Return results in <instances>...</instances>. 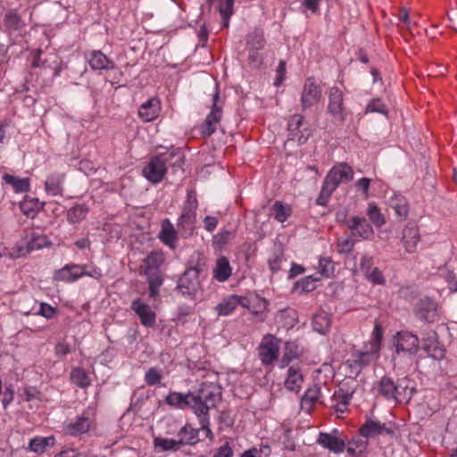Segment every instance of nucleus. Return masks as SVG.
Wrapping results in <instances>:
<instances>
[{"label":"nucleus","mask_w":457,"mask_h":457,"mask_svg":"<svg viewBox=\"0 0 457 457\" xmlns=\"http://www.w3.org/2000/svg\"><path fill=\"white\" fill-rule=\"evenodd\" d=\"M320 278L314 275H310L299 279L294 286V290L298 291L300 294L310 293L317 288V282Z\"/></svg>","instance_id":"obj_46"},{"label":"nucleus","mask_w":457,"mask_h":457,"mask_svg":"<svg viewBox=\"0 0 457 457\" xmlns=\"http://www.w3.org/2000/svg\"><path fill=\"white\" fill-rule=\"evenodd\" d=\"M220 92L218 87H215V91L212 95V105L211 112L200 127L201 134L204 137L212 136L216 131L217 125L221 120L222 106L220 104Z\"/></svg>","instance_id":"obj_11"},{"label":"nucleus","mask_w":457,"mask_h":457,"mask_svg":"<svg viewBox=\"0 0 457 457\" xmlns=\"http://www.w3.org/2000/svg\"><path fill=\"white\" fill-rule=\"evenodd\" d=\"M367 215L371 223L378 228L386 224V219L384 215L381 213L380 209L374 202H371L368 204Z\"/></svg>","instance_id":"obj_48"},{"label":"nucleus","mask_w":457,"mask_h":457,"mask_svg":"<svg viewBox=\"0 0 457 457\" xmlns=\"http://www.w3.org/2000/svg\"><path fill=\"white\" fill-rule=\"evenodd\" d=\"M303 381L304 378L300 369L295 366H291L287 370L284 386L290 392L299 393L303 387Z\"/></svg>","instance_id":"obj_30"},{"label":"nucleus","mask_w":457,"mask_h":457,"mask_svg":"<svg viewBox=\"0 0 457 457\" xmlns=\"http://www.w3.org/2000/svg\"><path fill=\"white\" fill-rule=\"evenodd\" d=\"M364 276L369 281L375 285H384L386 283L383 273L378 268L375 267Z\"/></svg>","instance_id":"obj_58"},{"label":"nucleus","mask_w":457,"mask_h":457,"mask_svg":"<svg viewBox=\"0 0 457 457\" xmlns=\"http://www.w3.org/2000/svg\"><path fill=\"white\" fill-rule=\"evenodd\" d=\"M319 273L324 278H330L335 272V262L330 257H320L318 266Z\"/></svg>","instance_id":"obj_52"},{"label":"nucleus","mask_w":457,"mask_h":457,"mask_svg":"<svg viewBox=\"0 0 457 457\" xmlns=\"http://www.w3.org/2000/svg\"><path fill=\"white\" fill-rule=\"evenodd\" d=\"M373 264L374 258L372 255H370L368 253H364L361 255L360 259V270L364 275L370 271L372 269H374Z\"/></svg>","instance_id":"obj_60"},{"label":"nucleus","mask_w":457,"mask_h":457,"mask_svg":"<svg viewBox=\"0 0 457 457\" xmlns=\"http://www.w3.org/2000/svg\"><path fill=\"white\" fill-rule=\"evenodd\" d=\"M66 173L62 171L50 172L45 180L44 189L48 196L62 197L65 192Z\"/></svg>","instance_id":"obj_18"},{"label":"nucleus","mask_w":457,"mask_h":457,"mask_svg":"<svg viewBox=\"0 0 457 457\" xmlns=\"http://www.w3.org/2000/svg\"><path fill=\"white\" fill-rule=\"evenodd\" d=\"M197 207L198 202L195 192L193 190L187 191L181 214L177 221V228L183 238L192 237L195 232Z\"/></svg>","instance_id":"obj_5"},{"label":"nucleus","mask_w":457,"mask_h":457,"mask_svg":"<svg viewBox=\"0 0 457 457\" xmlns=\"http://www.w3.org/2000/svg\"><path fill=\"white\" fill-rule=\"evenodd\" d=\"M55 445V438L54 436H35L30 439L28 449L30 452L41 454L47 449Z\"/></svg>","instance_id":"obj_38"},{"label":"nucleus","mask_w":457,"mask_h":457,"mask_svg":"<svg viewBox=\"0 0 457 457\" xmlns=\"http://www.w3.org/2000/svg\"><path fill=\"white\" fill-rule=\"evenodd\" d=\"M336 433H337V429H335L333 433L320 432L319 434L317 443L323 448L328 449L329 452L339 454L345 452V442L337 437L335 435Z\"/></svg>","instance_id":"obj_23"},{"label":"nucleus","mask_w":457,"mask_h":457,"mask_svg":"<svg viewBox=\"0 0 457 457\" xmlns=\"http://www.w3.org/2000/svg\"><path fill=\"white\" fill-rule=\"evenodd\" d=\"M237 308L236 295L224 298L215 307V311L220 316H228L231 314Z\"/></svg>","instance_id":"obj_49"},{"label":"nucleus","mask_w":457,"mask_h":457,"mask_svg":"<svg viewBox=\"0 0 457 457\" xmlns=\"http://www.w3.org/2000/svg\"><path fill=\"white\" fill-rule=\"evenodd\" d=\"M354 247V241L352 238H343L337 241V251L340 253H349Z\"/></svg>","instance_id":"obj_63"},{"label":"nucleus","mask_w":457,"mask_h":457,"mask_svg":"<svg viewBox=\"0 0 457 457\" xmlns=\"http://www.w3.org/2000/svg\"><path fill=\"white\" fill-rule=\"evenodd\" d=\"M394 345L397 353H403L414 355L420 349V339L416 335L402 330L394 337Z\"/></svg>","instance_id":"obj_14"},{"label":"nucleus","mask_w":457,"mask_h":457,"mask_svg":"<svg viewBox=\"0 0 457 457\" xmlns=\"http://www.w3.org/2000/svg\"><path fill=\"white\" fill-rule=\"evenodd\" d=\"M378 357L379 351L365 344L362 350L356 351L352 354V358L348 360V362L352 368H358L360 371L378 359Z\"/></svg>","instance_id":"obj_19"},{"label":"nucleus","mask_w":457,"mask_h":457,"mask_svg":"<svg viewBox=\"0 0 457 457\" xmlns=\"http://www.w3.org/2000/svg\"><path fill=\"white\" fill-rule=\"evenodd\" d=\"M328 112L340 122H345L347 118L348 112L344 104V93L337 87L328 89Z\"/></svg>","instance_id":"obj_12"},{"label":"nucleus","mask_w":457,"mask_h":457,"mask_svg":"<svg viewBox=\"0 0 457 457\" xmlns=\"http://www.w3.org/2000/svg\"><path fill=\"white\" fill-rule=\"evenodd\" d=\"M274 219L278 222H285L292 214V208L289 204L276 201L272 205Z\"/></svg>","instance_id":"obj_47"},{"label":"nucleus","mask_w":457,"mask_h":457,"mask_svg":"<svg viewBox=\"0 0 457 457\" xmlns=\"http://www.w3.org/2000/svg\"><path fill=\"white\" fill-rule=\"evenodd\" d=\"M178 436L181 446L195 445L199 442V429L187 423L179 430Z\"/></svg>","instance_id":"obj_36"},{"label":"nucleus","mask_w":457,"mask_h":457,"mask_svg":"<svg viewBox=\"0 0 457 457\" xmlns=\"http://www.w3.org/2000/svg\"><path fill=\"white\" fill-rule=\"evenodd\" d=\"M382 337H383L382 326L379 323H376L374 329L372 331L371 339L367 343V345H370L375 350L380 351Z\"/></svg>","instance_id":"obj_56"},{"label":"nucleus","mask_w":457,"mask_h":457,"mask_svg":"<svg viewBox=\"0 0 457 457\" xmlns=\"http://www.w3.org/2000/svg\"><path fill=\"white\" fill-rule=\"evenodd\" d=\"M162 379V370L157 367H152L148 369L145 373L144 380L145 384L149 386H154L161 384Z\"/></svg>","instance_id":"obj_54"},{"label":"nucleus","mask_w":457,"mask_h":457,"mask_svg":"<svg viewBox=\"0 0 457 457\" xmlns=\"http://www.w3.org/2000/svg\"><path fill=\"white\" fill-rule=\"evenodd\" d=\"M338 186L327 173L321 186L320 192L316 199V204L320 206H327L332 194L337 190Z\"/></svg>","instance_id":"obj_35"},{"label":"nucleus","mask_w":457,"mask_h":457,"mask_svg":"<svg viewBox=\"0 0 457 457\" xmlns=\"http://www.w3.org/2000/svg\"><path fill=\"white\" fill-rule=\"evenodd\" d=\"M46 203L40 202L37 198L25 197L20 203L21 212L28 218H34L44 209Z\"/></svg>","instance_id":"obj_37"},{"label":"nucleus","mask_w":457,"mask_h":457,"mask_svg":"<svg viewBox=\"0 0 457 457\" xmlns=\"http://www.w3.org/2000/svg\"><path fill=\"white\" fill-rule=\"evenodd\" d=\"M284 353L293 360H296L301 356L302 351L295 341H287L285 343Z\"/></svg>","instance_id":"obj_57"},{"label":"nucleus","mask_w":457,"mask_h":457,"mask_svg":"<svg viewBox=\"0 0 457 457\" xmlns=\"http://www.w3.org/2000/svg\"><path fill=\"white\" fill-rule=\"evenodd\" d=\"M163 152H159L158 155L167 169L168 166L171 167L173 172H177L179 170H182L185 156L179 148H166L163 147Z\"/></svg>","instance_id":"obj_24"},{"label":"nucleus","mask_w":457,"mask_h":457,"mask_svg":"<svg viewBox=\"0 0 457 457\" xmlns=\"http://www.w3.org/2000/svg\"><path fill=\"white\" fill-rule=\"evenodd\" d=\"M281 339L266 334L258 347L259 358L264 366H271L278 359Z\"/></svg>","instance_id":"obj_10"},{"label":"nucleus","mask_w":457,"mask_h":457,"mask_svg":"<svg viewBox=\"0 0 457 457\" xmlns=\"http://www.w3.org/2000/svg\"><path fill=\"white\" fill-rule=\"evenodd\" d=\"M154 447L160 449L161 451H178L180 449L181 445L179 440L163 438V437H155L154 439Z\"/></svg>","instance_id":"obj_50"},{"label":"nucleus","mask_w":457,"mask_h":457,"mask_svg":"<svg viewBox=\"0 0 457 457\" xmlns=\"http://www.w3.org/2000/svg\"><path fill=\"white\" fill-rule=\"evenodd\" d=\"M413 313L418 320L426 323L437 322L441 318L438 303L428 296L417 301L413 307Z\"/></svg>","instance_id":"obj_8"},{"label":"nucleus","mask_w":457,"mask_h":457,"mask_svg":"<svg viewBox=\"0 0 457 457\" xmlns=\"http://www.w3.org/2000/svg\"><path fill=\"white\" fill-rule=\"evenodd\" d=\"M359 434L367 440L378 436H386L388 440L397 437L395 428L370 417H367L364 423L359 428Z\"/></svg>","instance_id":"obj_7"},{"label":"nucleus","mask_w":457,"mask_h":457,"mask_svg":"<svg viewBox=\"0 0 457 457\" xmlns=\"http://www.w3.org/2000/svg\"><path fill=\"white\" fill-rule=\"evenodd\" d=\"M3 180L11 185L15 193H26L29 191L30 183L29 178H19L8 173H4L2 177Z\"/></svg>","instance_id":"obj_43"},{"label":"nucleus","mask_w":457,"mask_h":457,"mask_svg":"<svg viewBox=\"0 0 457 457\" xmlns=\"http://www.w3.org/2000/svg\"><path fill=\"white\" fill-rule=\"evenodd\" d=\"M286 62L285 61H279L278 65L276 69V78L274 80V86L278 87L282 85L283 81L286 79Z\"/></svg>","instance_id":"obj_62"},{"label":"nucleus","mask_w":457,"mask_h":457,"mask_svg":"<svg viewBox=\"0 0 457 457\" xmlns=\"http://www.w3.org/2000/svg\"><path fill=\"white\" fill-rule=\"evenodd\" d=\"M161 110V100L156 96H153L139 106L138 117L144 122H150L159 116Z\"/></svg>","instance_id":"obj_25"},{"label":"nucleus","mask_w":457,"mask_h":457,"mask_svg":"<svg viewBox=\"0 0 457 457\" xmlns=\"http://www.w3.org/2000/svg\"><path fill=\"white\" fill-rule=\"evenodd\" d=\"M234 237L235 231L222 228L212 237V244L213 249L221 251Z\"/></svg>","instance_id":"obj_45"},{"label":"nucleus","mask_w":457,"mask_h":457,"mask_svg":"<svg viewBox=\"0 0 457 457\" xmlns=\"http://www.w3.org/2000/svg\"><path fill=\"white\" fill-rule=\"evenodd\" d=\"M260 49H249L248 50V62L249 64L254 68H258L262 63V57L259 53Z\"/></svg>","instance_id":"obj_64"},{"label":"nucleus","mask_w":457,"mask_h":457,"mask_svg":"<svg viewBox=\"0 0 457 457\" xmlns=\"http://www.w3.org/2000/svg\"><path fill=\"white\" fill-rule=\"evenodd\" d=\"M200 272L201 269L198 267L187 268L179 277L176 290L184 296L194 298L201 287Z\"/></svg>","instance_id":"obj_9"},{"label":"nucleus","mask_w":457,"mask_h":457,"mask_svg":"<svg viewBox=\"0 0 457 457\" xmlns=\"http://www.w3.org/2000/svg\"><path fill=\"white\" fill-rule=\"evenodd\" d=\"M284 259L283 253H274L268 260V266L272 273H276L281 269V263Z\"/></svg>","instance_id":"obj_59"},{"label":"nucleus","mask_w":457,"mask_h":457,"mask_svg":"<svg viewBox=\"0 0 457 457\" xmlns=\"http://www.w3.org/2000/svg\"><path fill=\"white\" fill-rule=\"evenodd\" d=\"M369 441L361 438H353L348 442L345 450L352 457H367Z\"/></svg>","instance_id":"obj_40"},{"label":"nucleus","mask_w":457,"mask_h":457,"mask_svg":"<svg viewBox=\"0 0 457 457\" xmlns=\"http://www.w3.org/2000/svg\"><path fill=\"white\" fill-rule=\"evenodd\" d=\"M321 96L322 90L320 86L315 82L313 77L308 78L304 82L301 95V105L303 111L317 104L320 101Z\"/></svg>","instance_id":"obj_15"},{"label":"nucleus","mask_w":457,"mask_h":457,"mask_svg":"<svg viewBox=\"0 0 457 457\" xmlns=\"http://www.w3.org/2000/svg\"><path fill=\"white\" fill-rule=\"evenodd\" d=\"M232 275V267L228 259L222 255L216 260L212 278L218 282H226Z\"/></svg>","instance_id":"obj_32"},{"label":"nucleus","mask_w":457,"mask_h":457,"mask_svg":"<svg viewBox=\"0 0 457 457\" xmlns=\"http://www.w3.org/2000/svg\"><path fill=\"white\" fill-rule=\"evenodd\" d=\"M96 428V407L88 405L74 421L68 423L64 430L67 435L79 436Z\"/></svg>","instance_id":"obj_6"},{"label":"nucleus","mask_w":457,"mask_h":457,"mask_svg":"<svg viewBox=\"0 0 457 457\" xmlns=\"http://www.w3.org/2000/svg\"><path fill=\"white\" fill-rule=\"evenodd\" d=\"M374 389L384 399L396 403L409 402L415 393L414 387L409 386L407 378L398 379L395 383L387 376H383Z\"/></svg>","instance_id":"obj_2"},{"label":"nucleus","mask_w":457,"mask_h":457,"mask_svg":"<svg viewBox=\"0 0 457 457\" xmlns=\"http://www.w3.org/2000/svg\"><path fill=\"white\" fill-rule=\"evenodd\" d=\"M87 61L94 71L107 70L114 68V62L108 58L100 50H92L88 53Z\"/></svg>","instance_id":"obj_31"},{"label":"nucleus","mask_w":457,"mask_h":457,"mask_svg":"<svg viewBox=\"0 0 457 457\" xmlns=\"http://www.w3.org/2000/svg\"><path fill=\"white\" fill-rule=\"evenodd\" d=\"M420 241V233L417 227H406L403 232V243L408 253H414Z\"/></svg>","instance_id":"obj_39"},{"label":"nucleus","mask_w":457,"mask_h":457,"mask_svg":"<svg viewBox=\"0 0 457 457\" xmlns=\"http://www.w3.org/2000/svg\"><path fill=\"white\" fill-rule=\"evenodd\" d=\"M370 112H377L387 116L388 108L381 98L376 97L370 100L365 107L364 113L367 114Z\"/></svg>","instance_id":"obj_51"},{"label":"nucleus","mask_w":457,"mask_h":457,"mask_svg":"<svg viewBox=\"0 0 457 457\" xmlns=\"http://www.w3.org/2000/svg\"><path fill=\"white\" fill-rule=\"evenodd\" d=\"M143 262L144 274L148 283L149 296L155 298L159 295L160 287L163 283L161 268L165 262V254L162 251H152L146 255Z\"/></svg>","instance_id":"obj_3"},{"label":"nucleus","mask_w":457,"mask_h":457,"mask_svg":"<svg viewBox=\"0 0 457 457\" xmlns=\"http://www.w3.org/2000/svg\"><path fill=\"white\" fill-rule=\"evenodd\" d=\"M83 277V268L79 264H67L54 273L56 280L71 283Z\"/></svg>","instance_id":"obj_28"},{"label":"nucleus","mask_w":457,"mask_h":457,"mask_svg":"<svg viewBox=\"0 0 457 457\" xmlns=\"http://www.w3.org/2000/svg\"><path fill=\"white\" fill-rule=\"evenodd\" d=\"M222 389L218 393L217 396L212 397L210 401H206L205 404L200 408L196 407L195 415L199 420L201 429L205 432V436L211 441L213 440V433L210 428V410L216 407V404L221 400Z\"/></svg>","instance_id":"obj_16"},{"label":"nucleus","mask_w":457,"mask_h":457,"mask_svg":"<svg viewBox=\"0 0 457 457\" xmlns=\"http://www.w3.org/2000/svg\"><path fill=\"white\" fill-rule=\"evenodd\" d=\"M388 204L401 220L407 219L409 215V203L405 196L402 194L394 193L388 200Z\"/></svg>","instance_id":"obj_33"},{"label":"nucleus","mask_w":457,"mask_h":457,"mask_svg":"<svg viewBox=\"0 0 457 457\" xmlns=\"http://www.w3.org/2000/svg\"><path fill=\"white\" fill-rule=\"evenodd\" d=\"M304 121V117L302 114H294L288 120L287 129L291 139H296L299 144H304L309 137V133L306 135L301 130Z\"/></svg>","instance_id":"obj_29"},{"label":"nucleus","mask_w":457,"mask_h":457,"mask_svg":"<svg viewBox=\"0 0 457 457\" xmlns=\"http://www.w3.org/2000/svg\"><path fill=\"white\" fill-rule=\"evenodd\" d=\"M344 386L345 385L340 386L330 398V408L333 409L336 413H345L348 410V406L354 393L353 389H345Z\"/></svg>","instance_id":"obj_21"},{"label":"nucleus","mask_w":457,"mask_h":457,"mask_svg":"<svg viewBox=\"0 0 457 457\" xmlns=\"http://www.w3.org/2000/svg\"><path fill=\"white\" fill-rule=\"evenodd\" d=\"M131 309L138 316L140 322L146 328H153L156 322V314L140 298H136L131 303Z\"/></svg>","instance_id":"obj_22"},{"label":"nucleus","mask_w":457,"mask_h":457,"mask_svg":"<svg viewBox=\"0 0 457 457\" xmlns=\"http://www.w3.org/2000/svg\"><path fill=\"white\" fill-rule=\"evenodd\" d=\"M312 328L321 335H326L331 327V317L325 312L316 313L312 320Z\"/></svg>","instance_id":"obj_41"},{"label":"nucleus","mask_w":457,"mask_h":457,"mask_svg":"<svg viewBox=\"0 0 457 457\" xmlns=\"http://www.w3.org/2000/svg\"><path fill=\"white\" fill-rule=\"evenodd\" d=\"M255 301L262 303L264 307H266V305L268 304V302L264 298H261L258 295H255L253 298H252V297H249V296L237 295H236L237 307L238 305H241L242 307L250 310L252 305H253V303Z\"/></svg>","instance_id":"obj_55"},{"label":"nucleus","mask_w":457,"mask_h":457,"mask_svg":"<svg viewBox=\"0 0 457 457\" xmlns=\"http://www.w3.org/2000/svg\"><path fill=\"white\" fill-rule=\"evenodd\" d=\"M50 245L51 241L46 235L32 232L28 236L26 246L24 247L22 245H18L14 251L8 253V256L12 259H17L24 256L29 253L42 249L43 247L48 246Z\"/></svg>","instance_id":"obj_13"},{"label":"nucleus","mask_w":457,"mask_h":457,"mask_svg":"<svg viewBox=\"0 0 457 457\" xmlns=\"http://www.w3.org/2000/svg\"><path fill=\"white\" fill-rule=\"evenodd\" d=\"M220 389L221 386L217 383L202 382L195 392H188L187 394L175 391L170 392L166 395L164 402L166 404L177 409L184 410L189 408L195 414V408L204 406L206 401H210L212 397L217 396Z\"/></svg>","instance_id":"obj_1"},{"label":"nucleus","mask_w":457,"mask_h":457,"mask_svg":"<svg viewBox=\"0 0 457 457\" xmlns=\"http://www.w3.org/2000/svg\"><path fill=\"white\" fill-rule=\"evenodd\" d=\"M247 45L250 46V49H262L264 46V38L262 34L254 32L249 36L247 39Z\"/></svg>","instance_id":"obj_61"},{"label":"nucleus","mask_w":457,"mask_h":457,"mask_svg":"<svg viewBox=\"0 0 457 457\" xmlns=\"http://www.w3.org/2000/svg\"><path fill=\"white\" fill-rule=\"evenodd\" d=\"M436 337V333L435 331H431V336L429 339L431 340L430 344H425L424 349L428 353L436 360H442L445 357V349L436 345L433 342Z\"/></svg>","instance_id":"obj_53"},{"label":"nucleus","mask_w":457,"mask_h":457,"mask_svg":"<svg viewBox=\"0 0 457 457\" xmlns=\"http://www.w3.org/2000/svg\"><path fill=\"white\" fill-rule=\"evenodd\" d=\"M144 177L153 184H158L164 179L167 169L158 154L153 155L143 169Z\"/></svg>","instance_id":"obj_17"},{"label":"nucleus","mask_w":457,"mask_h":457,"mask_svg":"<svg viewBox=\"0 0 457 457\" xmlns=\"http://www.w3.org/2000/svg\"><path fill=\"white\" fill-rule=\"evenodd\" d=\"M328 174L338 187L341 183H347L353 179V170L346 162L333 166Z\"/></svg>","instance_id":"obj_26"},{"label":"nucleus","mask_w":457,"mask_h":457,"mask_svg":"<svg viewBox=\"0 0 457 457\" xmlns=\"http://www.w3.org/2000/svg\"><path fill=\"white\" fill-rule=\"evenodd\" d=\"M352 237H360L364 240L370 239L374 235L372 225L365 217L353 216L347 223Z\"/></svg>","instance_id":"obj_20"},{"label":"nucleus","mask_w":457,"mask_h":457,"mask_svg":"<svg viewBox=\"0 0 457 457\" xmlns=\"http://www.w3.org/2000/svg\"><path fill=\"white\" fill-rule=\"evenodd\" d=\"M32 14V11L21 5L7 10L3 18L4 31L11 37H22Z\"/></svg>","instance_id":"obj_4"},{"label":"nucleus","mask_w":457,"mask_h":457,"mask_svg":"<svg viewBox=\"0 0 457 457\" xmlns=\"http://www.w3.org/2000/svg\"><path fill=\"white\" fill-rule=\"evenodd\" d=\"M179 231L174 228L170 220L166 219L162 222V228L159 234L160 240L170 248L174 249L177 246Z\"/></svg>","instance_id":"obj_27"},{"label":"nucleus","mask_w":457,"mask_h":457,"mask_svg":"<svg viewBox=\"0 0 457 457\" xmlns=\"http://www.w3.org/2000/svg\"><path fill=\"white\" fill-rule=\"evenodd\" d=\"M320 386L317 384L308 387L301 397V408L306 412H311L320 397Z\"/></svg>","instance_id":"obj_34"},{"label":"nucleus","mask_w":457,"mask_h":457,"mask_svg":"<svg viewBox=\"0 0 457 457\" xmlns=\"http://www.w3.org/2000/svg\"><path fill=\"white\" fill-rule=\"evenodd\" d=\"M89 212L87 204H75L67 211L66 219L70 224L80 223Z\"/></svg>","instance_id":"obj_44"},{"label":"nucleus","mask_w":457,"mask_h":457,"mask_svg":"<svg viewBox=\"0 0 457 457\" xmlns=\"http://www.w3.org/2000/svg\"><path fill=\"white\" fill-rule=\"evenodd\" d=\"M71 382L78 387L87 389L92 384L88 373L81 367H75L70 373Z\"/></svg>","instance_id":"obj_42"}]
</instances>
